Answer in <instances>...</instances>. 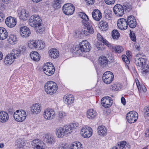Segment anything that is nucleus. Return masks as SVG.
I'll return each instance as SVG.
<instances>
[{"instance_id":"obj_1","label":"nucleus","mask_w":149,"mask_h":149,"mask_svg":"<svg viewBox=\"0 0 149 149\" xmlns=\"http://www.w3.org/2000/svg\"><path fill=\"white\" fill-rule=\"evenodd\" d=\"M79 47H75L76 50H74V52L77 53L79 54H81L83 52H88L90 51L91 48V46L89 42L87 40H83L79 43Z\"/></svg>"},{"instance_id":"obj_2","label":"nucleus","mask_w":149,"mask_h":149,"mask_svg":"<svg viewBox=\"0 0 149 149\" xmlns=\"http://www.w3.org/2000/svg\"><path fill=\"white\" fill-rule=\"evenodd\" d=\"M58 89L56 83L52 81H47L45 85V90L46 93L50 95L55 93Z\"/></svg>"},{"instance_id":"obj_3","label":"nucleus","mask_w":149,"mask_h":149,"mask_svg":"<svg viewBox=\"0 0 149 149\" xmlns=\"http://www.w3.org/2000/svg\"><path fill=\"white\" fill-rule=\"evenodd\" d=\"M146 56L143 53L137 54L134 57V62L138 66L142 67L146 63Z\"/></svg>"},{"instance_id":"obj_4","label":"nucleus","mask_w":149,"mask_h":149,"mask_svg":"<svg viewBox=\"0 0 149 149\" xmlns=\"http://www.w3.org/2000/svg\"><path fill=\"white\" fill-rule=\"evenodd\" d=\"M13 117L16 121L22 122L26 119V113L25 111L23 110H18L14 112Z\"/></svg>"},{"instance_id":"obj_5","label":"nucleus","mask_w":149,"mask_h":149,"mask_svg":"<svg viewBox=\"0 0 149 149\" xmlns=\"http://www.w3.org/2000/svg\"><path fill=\"white\" fill-rule=\"evenodd\" d=\"M29 24L32 27H37L41 24L42 20L40 17L37 15H32L29 19Z\"/></svg>"},{"instance_id":"obj_6","label":"nucleus","mask_w":149,"mask_h":149,"mask_svg":"<svg viewBox=\"0 0 149 149\" xmlns=\"http://www.w3.org/2000/svg\"><path fill=\"white\" fill-rule=\"evenodd\" d=\"M44 72L47 75L51 76L53 74L55 71L54 66L51 62L45 63L43 67Z\"/></svg>"},{"instance_id":"obj_7","label":"nucleus","mask_w":149,"mask_h":149,"mask_svg":"<svg viewBox=\"0 0 149 149\" xmlns=\"http://www.w3.org/2000/svg\"><path fill=\"white\" fill-rule=\"evenodd\" d=\"M68 127L65 126L63 127H59L56 129V135L58 138H62L70 133Z\"/></svg>"},{"instance_id":"obj_8","label":"nucleus","mask_w":149,"mask_h":149,"mask_svg":"<svg viewBox=\"0 0 149 149\" xmlns=\"http://www.w3.org/2000/svg\"><path fill=\"white\" fill-rule=\"evenodd\" d=\"M83 29L81 31V33L85 36H87L90 34H93L94 32V30L92 25L89 22L83 24Z\"/></svg>"},{"instance_id":"obj_9","label":"nucleus","mask_w":149,"mask_h":149,"mask_svg":"<svg viewBox=\"0 0 149 149\" xmlns=\"http://www.w3.org/2000/svg\"><path fill=\"white\" fill-rule=\"evenodd\" d=\"M62 10L64 14L70 15L74 13L75 8L72 4L68 3L64 5L63 7Z\"/></svg>"},{"instance_id":"obj_10","label":"nucleus","mask_w":149,"mask_h":149,"mask_svg":"<svg viewBox=\"0 0 149 149\" xmlns=\"http://www.w3.org/2000/svg\"><path fill=\"white\" fill-rule=\"evenodd\" d=\"M113 78L114 75L110 71L105 72L102 77L103 82L107 84H109L111 83L113 81Z\"/></svg>"},{"instance_id":"obj_11","label":"nucleus","mask_w":149,"mask_h":149,"mask_svg":"<svg viewBox=\"0 0 149 149\" xmlns=\"http://www.w3.org/2000/svg\"><path fill=\"white\" fill-rule=\"evenodd\" d=\"M138 113L134 111H132L128 112L126 115V118L128 122L130 123H134L138 118Z\"/></svg>"},{"instance_id":"obj_12","label":"nucleus","mask_w":149,"mask_h":149,"mask_svg":"<svg viewBox=\"0 0 149 149\" xmlns=\"http://www.w3.org/2000/svg\"><path fill=\"white\" fill-rule=\"evenodd\" d=\"M44 118L47 120H51L54 117L55 113L52 109L47 108L44 110L43 114Z\"/></svg>"},{"instance_id":"obj_13","label":"nucleus","mask_w":149,"mask_h":149,"mask_svg":"<svg viewBox=\"0 0 149 149\" xmlns=\"http://www.w3.org/2000/svg\"><path fill=\"white\" fill-rule=\"evenodd\" d=\"M93 133L92 129L90 127H83L81 129L80 134L83 137L88 138L92 136Z\"/></svg>"},{"instance_id":"obj_14","label":"nucleus","mask_w":149,"mask_h":149,"mask_svg":"<svg viewBox=\"0 0 149 149\" xmlns=\"http://www.w3.org/2000/svg\"><path fill=\"white\" fill-rule=\"evenodd\" d=\"M44 139L46 143L49 145H52L56 142L55 137L49 134H45L44 136Z\"/></svg>"},{"instance_id":"obj_15","label":"nucleus","mask_w":149,"mask_h":149,"mask_svg":"<svg viewBox=\"0 0 149 149\" xmlns=\"http://www.w3.org/2000/svg\"><path fill=\"white\" fill-rule=\"evenodd\" d=\"M102 105L105 108H108L110 107L112 104L113 100L112 98L107 96L103 97L101 100Z\"/></svg>"},{"instance_id":"obj_16","label":"nucleus","mask_w":149,"mask_h":149,"mask_svg":"<svg viewBox=\"0 0 149 149\" xmlns=\"http://www.w3.org/2000/svg\"><path fill=\"white\" fill-rule=\"evenodd\" d=\"M113 11L115 14L117 16H122L124 14L123 7L120 4H117L113 7Z\"/></svg>"},{"instance_id":"obj_17","label":"nucleus","mask_w":149,"mask_h":149,"mask_svg":"<svg viewBox=\"0 0 149 149\" xmlns=\"http://www.w3.org/2000/svg\"><path fill=\"white\" fill-rule=\"evenodd\" d=\"M117 25L118 28L121 30H125L128 27L127 21L123 18H120L118 20Z\"/></svg>"},{"instance_id":"obj_18","label":"nucleus","mask_w":149,"mask_h":149,"mask_svg":"<svg viewBox=\"0 0 149 149\" xmlns=\"http://www.w3.org/2000/svg\"><path fill=\"white\" fill-rule=\"evenodd\" d=\"M18 16L20 19L26 20L29 17V12L24 9H19L18 11Z\"/></svg>"},{"instance_id":"obj_19","label":"nucleus","mask_w":149,"mask_h":149,"mask_svg":"<svg viewBox=\"0 0 149 149\" xmlns=\"http://www.w3.org/2000/svg\"><path fill=\"white\" fill-rule=\"evenodd\" d=\"M31 144L34 146L33 149H45L43 146V142L38 139L33 140Z\"/></svg>"},{"instance_id":"obj_20","label":"nucleus","mask_w":149,"mask_h":149,"mask_svg":"<svg viewBox=\"0 0 149 149\" xmlns=\"http://www.w3.org/2000/svg\"><path fill=\"white\" fill-rule=\"evenodd\" d=\"M98 62L100 65L103 68L108 66L109 61L107 59L106 57L102 56L98 59Z\"/></svg>"},{"instance_id":"obj_21","label":"nucleus","mask_w":149,"mask_h":149,"mask_svg":"<svg viewBox=\"0 0 149 149\" xmlns=\"http://www.w3.org/2000/svg\"><path fill=\"white\" fill-rule=\"evenodd\" d=\"M127 21V25H128L130 28H134L136 26V20L133 16L130 15L128 17Z\"/></svg>"},{"instance_id":"obj_22","label":"nucleus","mask_w":149,"mask_h":149,"mask_svg":"<svg viewBox=\"0 0 149 149\" xmlns=\"http://www.w3.org/2000/svg\"><path fill=\"white\" fill-rule=\"evenodd\" d=\"M5 23L9 27H14L16 24V20L15 18L12 17H8L6 19Z\"/></svg>"},{"instance_id":"obj_23","label":"nucleus","mask_w":149,"mask_h":149,"mask_svg":"<svg viewBox=\"0 0 149 149\" xmlns=\"http://www.w3.org/2000/svg\"><path fill=\"white\" fill-rule=\"evenodd\" d=\"M92 16L95 21H99L102 17V14L98 9H95L92 13Z\"/></svg>"},{"instance_id":"obj_24","label":"nucleus","mask_w":149,"mask_h":149,"mask_svg":"<svg viewBox=\"0 0 149 149\" xmlns=\"http://www.w3.org/2000/svg\"><path fill=\"white\" fill-rule=\"evenodd\" d=\"M20 33L21 36L24 37L29 36L31 34L29 28L26 26L22 27L20 29Z\"/></svg>"},{"instance_id":"obj_25","label":"nucleus","mask_w":149,"mask_h":149,"mask_svg":"<svg viewBox=\"0 0 149 149\" xmlns=\"http://www.w3.org/2000/svg\"><path fill=\"white\" fill-rule=\"evenodd\" d=\"M31 111L34 114H37L39 113L41 110V105L39 103L33 104L31 107Z\"/></svg>"},{"instance_id":"obj_26","label":"nucleus","mask_w":149,"mask_h":149,"mask_svg":"<svg viewBox=\"0 0 149 149\" xmlns=\"http://www.w3.org/2000/svg\"><path fill=\"white\" fill-rule=\"evenodd\" d=\"M63 98L65 102L68 104H72L74 100L73 95L70 94L65 95Z\"/></svg>"},{"instance_id":"obj_27","label":"nucleus","mask_w":149,"mask_h":149,"mask_svg":"<svg viewBox=\"0 0 149 149\" xmlns=\"http://www.w3.org/2000/svg\"><path fill=\"white\" fill-rule=\"evenodd\" d=\"M9 117L8 113L5 111H0V121L5 123L8 120Z\"/></svg>"},{"instance_id":"obj_28","label":"nucleus","mask_w":149,"mask_h":149,"mask_svg":"<svg viewBox=\"0 0 149 149\" xmlns=\"http://www.w3.org/2000/svg\"><path fill=\"white\" fill-rule=\"evenodd\" d=\"M8 37L7 30L3 27H0V40H4Z\"/></svg>"},{"instance_id":"obj_29","label":"nucleus","mask_w":149,"mask_h":149,"mask_svg":"<svg viewBox=\"0 0 149 149\" xmlns=\"http://www.w3.org/2000/svg\"><path fill=\"white\" fill-rule=\"evenodd\" d=\"M14 59H15L11 56V55L9 54L5 58L4 63L6 65H10L13 63Z\"/></svg>"},{"instance_id":"obj_30","label":"nucleus","mask_w":149,"mask_h":149,"mask_svg":"<svg viewBox=\"0 0 149 149\" xmlns=\"http://www.w3.org/2000/svg\"><path fill=\"white\" fill-rule=\"evenodd\" d=\"M7 41L10 44L14 45L17 41V37L13 34H11L8 36Z\"/></svg>"},{"instance_id":"obj_31","label":"nucleus","mask_w":149,"mask_h":149,"mask_svg":"<svg viewBox=\"0 0 149 149\" xmlns=\"http://www.w3.org/2000/svg\"><path fill=\"white\" fill-rule=\"evenodd\" d=\"M99 27L102 31H105L108 28V24L105 21L101 20L99 22Z\"/></svg>"},{"instance_id":"obj_32","label":"nucleus","mask_w":149,"mask_h":149,"mask_svg":"<svg viewBox=\"0 0 149 149\" xmlns=\"http://www.w3.org/2000/svg\"><path fill=\"white\" fill-rule=\"evenodd\" d=\"M70 148V149H83L82 144L80 142L78 141L72 143Z\"/></svg>"},{"instance_id":"obj_33","label":"nucleus","mask_w":149,"mask_h":149,"mask_svg":"<svg viewBox=\"0 0 149 149\" xmlns=\"http://www.w3.org/2000/svg\"><path fill=\"white\" fill-rule=\"evenodd\" d=\"M80 17L82 19L81 22L83 24L88 23L89 22V18L87 15L84 13L80 12L79 14Z\"/></svg>"},{"instance_id":"obj_34","label":"nucleus","mask_w":149,"mask_h":149,"mask_svg":"<svg viewBox=\"0 0 149 149\" xmlns=\"http://www.w3.org/2000/svg\"><path fill=\"white\" fill-rule=\"evenodd\" d=\"M49 56L51 58H55L59 56L58 52L56 49H52L49 51Z\"/></svg>"},{"instance_id":"obj_35","label":"nucleus","mask_w":149,"mask_h":149,"mask_svg":"<svg viewBox=\"0 0 149 149\" xmlns=\"http://www.w3.org/2000/svg\"><path fill=\"white\" fill-rule=\"evenodd\" d=\"M21 53V50L20 49H14L12 50L10 54L15 59L17 58L20 56Z\"/></svg>"},{"instance_id":"obj_36","label":"nucleus","mask_w":149,"mask_h":149,"mask_svg":"<svg viewBox=\"0 0 149 149\" xmlns=\"http://www.w3.org/2000/svg\"><path fill=\"white\" fill-rule=\"evenodd\" d=\"M119 149H130V146L125 141L120 142L118 144Z\"/></svg>"},{"instance_id":"obj_37","label":"nucleus","mask_w":149,"mask_h":149,"mask_svg":"<svg viewBox=\"0 0 149 149\" xmlns=\"http://www.w3.org/2000/svg\"><path fill=\"white\" fill-rule=\"evenodd\" d=\"M86 114L88 118L90 119H93L96 116L97 113L95 110L92 109L88 110Z\"/></svg>"},{"instance_id":"obj_38","label":"nucleus","mask_w":149,"mask_h":149,"mask_svg":"<svg viewBox=\"0 0 149 149\" xmlns=\"http://www.w3.org/2000/svg\"><path fill=\"white\" fill-rule=\"evenodd\" d=\"M97 130L98 133L100 135L103 136L106 135L107 131L106 128L104 126L101 125L99 126Z\"/></svg>"},{"instance_id":"obj_39","label":"nucleus","mask_w":149,"mask_h":149,"mask_svg":"<svg viewBox=\"0 0 149 149\" xmlns=\"http://www.w3.org/2000/svg\"><path fill=\"white\" fill-rule=\"evenodd\" d=\"M31 58L35 61H38L40 59V56L38 53L36 52H32L30 54Z\"/></svg>"},{"instance_id":"obj_40","label":"nucleus","mask_w":149,"mask_h":149,"mask_svg":"<svg viewBox=\"0 0 149 149\" xmlns=\"http://www.w3.org/2000/svg\"><path fill=\"white\" fill-rule=\"evenodd\" d=\"M66 127H68V130H69V132L70 133L72 131V130L77 129L79 126L78 123H72L69 125H66Z\"/></svg>"},{"instance_id":"obj_41","label":"nucleus","mask_w":149,"mask_h":149,"mask_svg":"<svg viewBox=\"0 0 149 149\" xmlns=\"http://www.w3.org/2000/svg\"><path fill=\"white\" fill-rule=\"evenodd\" d=\"M122 87L123 86L122 84L118 83H116L111 85V89L113 91H118L120 90Z\"/></svg>"},{"instance_id":"obj_42","label":"nucleus","mask_w":149,"mask_h":149,"mask_svg":"<svg viewBox=\"0 0 149 149\" xmlns=\"http://www.w3.org/2000/svg\"><path fill=\"white\" fill-rule=\"evenodd\" d=\"M109 46L110 48H111L116 52L118 53H120L122 52L123 49V48L119 46H112L109 43Z\"/></svg>"},{"instance_id":"obj_43","label":"nucleus","mask_w":149,"mask_h":149,"mask_svg":"<svg viewBox=\"0 0 149 149\" xmlns=\"http://www.w3.org/2000/svg\"><path fill=\"white\" fill-rule=\"evenodd\" d=\"M141 73L143 76L148 74L149 72V66L147 64H145L142 67Z\"/></svg>"},{"instance_id":"obj_44","label":"nucleus","mask_w":149,"mask_h":149,"mask_svg":"<svg viewBox=\"0 0 149 149\" xmlns=\"http://www.w3.org/2000/svg\"><path fill=\"white\" fill-rule=\"evenodd\" d=\"M39 43V40H33L29 42L28 46L31 49L36 48L37 47Z\"/></svg>"},{"instance_id":"obj_45","label":"nucleus","mask_w":149,"mask_h":149,"mask_svg":"<svg viewBox=\"0 0 149 149\" xmlns=\"http://www.w3.org/2000/svg\"><path fill=\"white\" fill-rule=\"evenodd\" d=\"M97 38L99 41L102 42L103 44L109 47V42L105 39H104L100 33L97 34Z\"/></svg>"},{"instance_id":"obj_46","label":"nucleus","mask_w":149,"mask_h":149,"mask_svg":"<svg viewBox=\"0 0 149 149\" xmlns=\"http://www.w3.org/2000/svg\"><path fill=\"white\" fill-rule=\"evenodd\" d=\"M53 4V7L55 9H57L61 7V4L62 3V0H54Z\"/></svg>"},{"instance_id":"obj_47","label":"nucleus","mask_w":149,"mask_h":149,"mask_svg":"<svg viewBox=\"0 0 149 149\" xmlns=\"http://www.w3.org/2000/svg\"><path fill=\"white\" fill-rule=\"evenodd\" d=\"M111 36L113 39L117 40L120 37V34L118 30L115 29L112 31Z\"/></svg>"},{"instance_id":"obj_48","label":"nucleus","mask_w":149,"mask_h":149,"mask_svg":"<svg viewBox=\"0 0 149 149\" xmlns=\"http://www.w3.org/2000/svg\"><path fill=\"white\" fill-rule=\"evenodd\" d=\"M68 145L67 143L61 142L57 149H69Z\"/></svg>"},{"instance_id":"obj_49","label":"nucleus","mask_w":149,"mask_h":149,"mask_svg":"<svg viewBox=\"0 0 149 149\" xmlns=\"http://www.w3.org/2000/svg\"><path fill=\"white\" fill-rule=\"evenodd\" d=\"M17 149H20L21 148H22L25 145V142L22 140H20L19 139L17 141Z\"/></svg>"},{"instance_id":"obj_50","label":"nucleus","mask_w":149,"mask_h":149,"mask_svg":"<svg viewBox=\"0 0 149 149\" xmlns=\"http://www.w3.org/2000/svg\"><path fill=\"white\" fill-rule=\"evenodd\" d=\"M139 91L140 92H145L146 91V88L144 85H138L137 84Z\"/></svg>"},{"instance_id":"obj_51","label":"nucleus","mask_w":149,"mask_h":149,"mask_svg":"<svg viewBox=\"0 0 149 149\" xmlns=\"http://www.w3.org/2000/svg\"><path fill=\"white\" fill-rule=\"evenodd\" d=\"M39 42L37 48L40 49H43L45 47V43L44 42L42 41L39 40Z\"/></svg>"},{"instance_id":"obj_52","label":"nucleus","mask_w":149,"mask_h":149,"mask_svg":"<svg viewBox=\"0 0 149 149\" xmlns=\"http://www.w3.org/2000/svg\"><path fill=\"white\" fill-rule=\"evenodd\" d=\"M124 9L127 12L130 11L132 9V7L128 3L124 4L123 5Z\"/></svg>"},{"instance_id":"obj_53","label":"nucleus","mask_w":149,"mask_h":149,"mask_svg":"<svg viewBox=\"0 0 149 149\" xmlns=\"http://www.w3.org/2000/svg\"><path fill=\"white\" fill-rule=\"evenodd\" d=\"M66 115V113L62 111H60L58 113V117L62 119L64 118Z\"/></svg>"},{"instance_id":"obj_54","label":"nucleus","mask_w":149,"mask_h":149,"mask_svg":"<svg viewBox=\"0 0 149 149\" xmlns=\"http://www.w3.org/2000/svg\"><path fill=\"white\" fill-rule=\"evenodd\" d=\"M122 60L125 63L128 64L130 63L129 60L125 55H122Z\"/></svg>"},{"instance_id":"obj_55","label":"nucleus","mask_w":149,"mask_h":149,"mask_svg":"<svg viewBox=\"0 0 149 149\" xmlns=\"http://www.w3.org/2000/svg\"><path fill=\"white\" fill-rule=\"evenodd\" d=\"M38 28L37 29V31L40 33H42L45 30V28L42 26L41 24L39 26H37L36 28Z\"/></svg>"},{"instance_id":"obj_56","label":"nucleus","mask_w":149,"mask_h":149,"mask_svg":"<svg viewBox=\"0 0 149 149\" xmlns=\"http://www.w3.org/2000/svg\"><path fill=\"white\" fill-rule=\"evenodd\" d=\"M144 112L145 116H149V107H145L144 109Z\"/></svg>"},{"instance_id":"obj_57","label":"nucleus","mask_w":149,"mask_h":149,"mask_svg":"<svg viewBox=\"0 0 149 149\" xmlns=\"http://www.w3.org/2000/svg\"><path fill=\"white\" fill-rule=\"evenodd\" d=\"M115 0H104L105 3L109 5H112L114 4Z\"/></svg>"},{"instance_id":"obj_58","label":"nucleus","mask_w":149,"mask_h":149,"mask_svg":"<svg viewBox=\"0 0 149 149\" xmlns=\"http://www.w3.org/2000/svg\"><path fill=\"white\" fill-rule=\"evenodd\" d=\"M112 17V14L111 13H109L105 14V17L106 19L110 20L111 19Z\"/></svg>"},{"instance_id":"obj_59","label":"nucleus","mask_w":149,"mask_h":149,"mask_svg":"<svg viewBox=\"0 0 149 149\" xmlns=\"http://www.w3.org/2000/svg\"><path fill=\"white\" fill-rule=\"evenodd\" d=\"M96 46L98 50H102L103 48H102L101 43L99 42H97L96 44Z\"/></svg>"},{"instance_id":"obj_60","label":"nucleus","mask_w":149,"mask_h":149,"mask_svg":"<svg viewBox=\"0 0 149 149\" xmlns=\"http://www.w3.org/2000/svg\"><path fill=\"white\" fill-rule=\"evenodd\" d=\"M5 18L4 14L2 12L0 11V22L3 21Z\"/></svg>"},{"instance_id":"obj_61","label":"nucleus","mask_w":149,"mask_h":149,"mask_svg":"<svg viewBox=\"0 0 149 149\" xmlns=\"http://www.w3.org/2000/svg\"><path fill=\"white\" fill-rule=\"evenodd\" d=\"M130 36L132 40L134 41H136V39L135 34L134 33H132L131 32L130 33Z\"/></svg>"},{"instance_id":"obj_62","label":"nucleus","mask_w":149,"mask_h":149,"mask_svg":"<svg viewBox=\"0 0 149 149\" xmlns=\"http://www.w3.org/2000/svg\"><path fill=\"white\" fill-rule=\"evenodd\" d=\"M87 4H93L95 2V0H85Z\"/></svg>"},{"instance_id":"obj_63","label":"nucleus","mask_w":149,"mask_h":149,"mask_svg":"<svg viewBox=\"0 0 149 149\" xmlns=\"http://www.w3.org/2000/svg\"><path fill=\"white\" fill-rule=\"evenodd\" d=\"M135 48L137 50L139 51L140 49V45L138 44H136L134 45Z\"/></svg>"},{"instance_id":"obj_64","label":"nucleus","mask_w":149,"mask_h":149,"mask_svg":"<svg viewBox=\"0 0 149 149\" xmlns=\"http://www.w3.org/2000/svg\"><path fill=\"white\" fill-rule=\"evenodd\" d=\"M121 103L125 105V100L124 97H122L121 98Z\"/></svg>"}]
</instances>
